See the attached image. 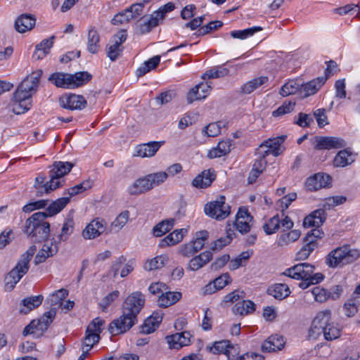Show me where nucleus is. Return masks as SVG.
<instances>
[{
	"label": "nucleus",
	"instance_id": "nucleus-34",
	"mask_svg": "<svg viewBox=\"0 0 360 360\" xmlns=\"http://www.w3.org/2000/svg\"><path fill=\"white\" fill-rule=\"evenodd\" d=\"M70 202V197H63L52 202L44 212L47 217L53 216L60 212Z\"/></svg>",
	"mask_w": 360,
	"mask_h": 360
},
{
	"label": "nucleus",
	"instance_id": "nucleus-45",
	"mask_svg": "<svg viewBox=\"0 0 360 360\" xmlns=\"http://www.w3.org/2000/svg\"><path fill=\"white\" fill-rule=\"evenodd\" d=\"M75 222L72 218H67L62 226L60 234L58 236L59 242L65 241L73 233Z\"/></svg>",
	"mask_w": 360,
	"mask_h": 360
},
{
	"label": "nucleus",
	"instance_id": "nucleus-14",
	"mask_svg": "<svg viewBox=\"0 0 360 360\" xmlns=\"http://www.w3.org/2000/svg\"><path fill=\"white\" fill-rule=\"evenodd\" d=\"M60 105L62 108L68 110H81L86 108V101L82 95L66 94L62 96L59 99Z\"/></svg>",
	"mask_w": 360,
	"mask_h": 360
},
{
	"label": "nucleus",
	"instance_id": "nucleus-3",
	"mask_svg": "<svg viewBox=\"0 0 360 360\" xmlns=\"http://www.w3.org/2000/svg\"><path fill=\"white\" fill-rule=\"evenodd\" d=\"M37 248L35 245L30 246L28 250L22 255L15 266L6 276V288L8 290H12L22 276L27 273L30 268V262Z\"/></svg>",
	"mask_w": 360,
	"mask_h": 360
},
{
	"label": "nucleus",
	"instance_id": "nucleus-30",
	"mask_svg": "<svg viewBox=\"0 0 360 360\" xmlns=\"http://www.w3.org/2000/svg\"><path fill=\"white\" fill-rule=\"evenodd\" d=\"M231 141L230 139L220 141L217 147L211 149L207 156L210 159L220 158L229 153L231 151Z\"/></svg>",
	"mask_w": 360,
	"mask_h": 360
},
{
	"label": "nucleus",
	"instance_id": "nucleus-25",
	"mask_svg": "<svg viewBox=\"0 0 360 360\" xmlns=\"http://www.w3.org/2000/svg\"><path fill=\"white\" fill-rule=\"evenodd\" d=\"M151 190V185L146 179V176L135 180L128 186L127 193L131 195H138Z\"/></svg>",
	"mask_w": 360,
	"mask_h": 360
},
{
	"label": "nucleus",
	"instance_id": "nucleus-38",
	"mask_svg": "<svg viewBox=\"0 0 360 360\" xmlns=\"http://www.w3.org/2000/svg\"><path fill=\"white\" fill-rule=\"evenodd\" d=\"M168 257L164 255H158L151 259H148L144 264V269L148 271L159 269L166 265Z\"/></svg>",
	"mask_w": 360,
	"mask_h": 360
},
{
	"label": "nucleus",
	"instance_id": "nucleus-37",
	"mask_svg": "<svg viewBox=\"0 0 360 360\" xmlns=\"http://www.w3.org/2000/svg\"><path fill=\"white\" fill-rule=\"evenodd\" d=\"M268 293L275 298L283 300L290 293L288 286L283 283H276L268 288Z\"/></svg>",
	"mask_w": 360,
	"mask_h": 360
},
{
	"label": "nucleus",
	"instance_id": "nucleus-51",
	"mask_svg": "<svg viewBox=\"0 0 360 360\" xmlns=\"http://www.w3.org/2000/svg\"><path fill=\"white\" fill-rule=\"evenodd\" d=\"M209 238V233L207 231H200L195 233V238L191 241L197 252L202 249L205 242Z\"/></svg>",
	"mask_w": 360,
	"mask_h": 360
},
{
	"label": "nucleus",
	"instance_id": "nucleus-64",
	"mask_svg": "<svg viewBox=\"0 0 360 360\" xmlns=\"http://www.w3.org/2000/svg\"><path fill=\"white\" fill-rule=\"evenodd\" d=\"M202 132L207 136L214 137L220 134L221 127L219 123H210L203 129Z\"/></svg>",
	"mask_w": 360,
	"mask_h": 360
},
{
	"label": "nucleus",
	"instance_id": "nucleus-46",
	"mask_svg": "<svg viewBox=\"0 0 360 360\" xmlns=\"http://www.w3.org/2000/svg\"><path fill=\"white\" fill-rule=\"evenodd\" d=\"M229 70L224 66H217L206 71L202 76L203 79H216L227 75Z\"/></svg>",
	"mask_w": 360,
	"mask_h": 360
},
{
	"label": "nucleus",
	"instance_id": "nucleus-4",
	"mask_svg": "<svg viewBox=\"0 0 360 360\" xmlns=\"http://www.w3.org/2000/svg\"><path fill=\"white\" fill-rule=\"evenodd\" d=\"M359 257V250L352 249L348 245H345L330 252L326 257V264L330 267L335 268L339 265L351 264Z\"/></svg>",
	"mask_w": 360,
	"mask_h": 360
},
{
	"label": "nucleus",
	"instance_id": "nucleus-6",
	"mask_svg": "<svg viewBox=\"0 0 360 360\" xmlns=\"http://www.w3.org/2000/svg\"><path fill=\"white\" fill-rule=\"evenodd\" d=\"M73 165L69 162H55L50 170V181L39 188L41 194L48 193L60 186L61 181L59 180L70 172Z\"/></svg>",
	"mask_w": 360,
	"mask_h": 360
},
{
	"label": "nucleus",
	"instance_id": "nucleus-29",
	"mask_svg": "<svg viewBox=\"0 0 360 360\" xmlns=\"http://www.w3.org/2000/svg\"><path fill=\"white\" fill-rule=\"evenodd\" d=\"M340 70L338 68V64L334 60H328L326 62V68L324 72V76L316 77V86H322L333 75L338 74ZM318 89L316 88V91Z\"/></svg>",
	"mask_w": 360,
	"mask_h": 360
},
{
	"label": "nucleus",
	"instance_id": "nucleus-11",
	"mask_svg": "<svg viewBox=\"0 0 360 360\" xmlns=\"http://www.w3.org/2000/svg\"><path fill=\"white\" fill-rule=\"evenodd\" d=\"M174 8V4L169 2L155 11L149 18L143 19V22L141 24V32H149L153 27L158 25L160 20L164 19L167 13L172 11Z\"/></svg>",
	"mask_w": 360,
	"mask_h": 360
},
{
	"label": "nucleus",
	"instance_id": "nucleus-42",
	"mask_svg": "<svg viewBox=\"0 0 360 360\" xmlns=\"http://www.w3.org/2000/svg\"><path fill=\"white\" fill-rule=\"evenodd\" d=\"M160 56H155L148 60L144 62L142 65L136 70V76L142 77L151 70L155 69L160 63Z\"/></svg>",
	"mask_w": 360,
	"mask_h": 360
},
{
	"label": "nucleus",
	"instance_id": "nucleus-17",
	"mask_svg": "<svg viewBox=\"0 0 360 360\" xmlns=\"http://www.w3.org/2000/svg\"><path fill=\"white\" fill-rule=\"evenodd\" d=\"M252 220V217L248 212L246 208H240L236 219V229L241 233H246L250 230V222Z\"/></svg>",
	"mask_w": 360,
	"mask_h": 360
},
{
	"label": "nucleus",
	"instance_id": "nucleus-44",
	"mask_svg": "<svg viewBox=\"0 0 360 360\" xmlns=\"http://www.w3.org/2000/svg\"><path fill=\"white\" fill-rule=\"evenodd\" d=\"M301 232L299 230H292L288 233H283L280 236L278 245L279 246L288 245L290 243L295 242L300 237Z\"/></svg>",
	"mask_w": 360,
	"mask_h": 360
},
{
	"label": "nucleus",
	"instance_id": "nucleus-1",
	"mask_svg": "<svg viewBox=\"0 0 360 360\" xmlns=\"http://www.w3.org/2000/svg\"><path fill=\"white\" fill-rule=\"evenodd\" d=\"M145 303L144 295L140 292H134L125 300L122 314L112 321L108 327L109 333L117 335L129 330L137 322V315Z\"/></svg>",
	"mask_w": 360,
	"mask_h": 360
},
{
	"label": "nucleus",
	"instance_id": "nucleus-10",
	"mask_svg": "<svg viewBox=\"0 0 360 360\" xmlns=\"http://www.w3.org/2000/svg\"><path fill=\"white\" fill-rule=\"evenodd\" d=\"M204 211L208 217L221 221L230 214L231 207L225 202V197L221 195L216 200L207 202Z\"/></svg>",
	"mask_w": 360,
	"mask_h": 360
},
{
	"label": "nucleus",
	"instance_id": "nucleus-23",
	"mask_svg": "<svg viewBox=\"0 0 360 360\" xmlns=\"http://www.w3.org/2000/svg\"><path fill=\"white\" fill-rule=\"evenodd\" d=\"M212 259V253L206 250L200 255L193 257L188 262L187 269L195 271L205 266Z\"/></svg>",
	"mask_w": 360,
	"mask_h": 360
},
{
	"label": "nucleus",
	"instance_id": "nucleus-32",
	"mask_svg": "<svg viewBox=\"0 0 360 360\" xmlns=\"http://www.w3.org/2000/svg\"><path fill=\"white\" fill-rule=\"evenodd\" d=\"M68 295V291L65 288H61L51 293L46 299V302L50 305L51 309L55 308L56 311L60 307L63 300Z\"/></svg>",
	"mask_w": 360,
	"mask_h": 360
},
{
	"label": "nucleus",
	"instance_id": "nucleus-52",
	"mask_svg": "<svg viewBox=\"0 0 360 360\" xmlns=\"http://www.w3.org/2000/svg\"><path fill=\"white\" fill-rule=\"evenodd\" d=\"M255 309V304L250 300H243L237 303L235 306V310L236 313L243 314H247L254 311Z\"/></svg>",
	"mask_w": 360,
	"mask_h": 360
},
{
	"label": "nucleus",
	"instance_id": "nucleus-50",
	"mask_svg": "<svg viewBox=\"0 0 360 360\" xmlns=\"http://www.w3.org/2000/svg\"><path fill=\"white\" fill-rule=\"evenodd\" d=\"M300 84L297 80H290L282 86L280 90V94L283 96H288L295 94L300 91Z\"/></svg>",
	"mask_w": 360,
	"mask_h": 360
},
{
	"label": "nucleus",
	"instance_id": "nucleus-58",
	"mask_svg": "<svg viewBox=\"0 0 360 360\" xmlns=\"http://www.w3.org/2000/svg\"><path fill=\"white\" fill-rule=\"evenodd\" d=\"M105 325V321L97 317L94 319L87 326L86 330L88 333H97L100 335V333L103 329Z\"/></svg>",
	"mask_w": 360,
	"mask_h": 360
},
{
	"label": "nucleus",
	"instance_id": "nucleus-28",
	"mask_svg": "<svg viewBox=\"0 0 360 360\" xmlns=\"http://www.w3.org/2000/svg\"><path fill=\"white\" fill-rule=\"evenodd\" d=\"M187 230L185 229L174 231L160 240L159 246L163 248L179 243L182 240Z\"/></svg>",
	"mask_w": 360,
	"mask_h": 360
},
{
	"label": "nucleus",
	"instance_id": "nucleus-55",
	"mask_svg": "<svg viewBox=\"0 0 360 360\" xmlns=\"http://www.w3.org/2000/svg\"><path fill=\"white\" fill-rule=\"evenodd\" d=\"M59 240L52 239L46 240L41 248V252L46 255V256L52 257L56 255L58 251Z\"/></svg>",
	"mask_w": 360,
	"mask_h": 360
},
{
	"label": "nucleus",
	"instance_id": "nucleus-13",
	"mask_svg": "<svg viewBox=\"0 0 360 360\" xmlns=\"http://www.w3.org/2000/svg\"><path fill=\"white\" fill-rule=\"evenodd\" d=\"M347 146V142L336 136H316V153L322 150L340 149Z\"/></svg>",
	"mask_w": 360,
	"mask_h": 360
},
{
	"label": "nucleus",
	"instance_id": "nucleus-2",
	"mask_svg": "<svg viewBox=\"0 0 360 360\" xmlns=\"http://www.w3.org/2000/svg\"><path fill=\"white\" fill-rule=\"evenodd\" d=\"M44 212H38L28 218L25 225V232L35 243L46 240L50 233V224L45 221Z\"/></svg>",
	"mask_w": 360,
	"mask_h": 360
},
{
	"label": "nucleus",
	"instance_id": "nucleus-12",
	"mask_svg": "<svg viewBox=\"0 0 360 360\" xmlns=\"http://www.w3.org/2000/svg\"><path fill=\"white\" fill-rule=\"evenodd\" d=\"M285 139V135L269 139L259 146L257 150L263 154V157H266L269 154H272L276 157L278 156L283 153L281 144L284 142Z\"/></svg>",
	"mask_w": 360,
	"mask_h": 360
},
{
	"label": "nucleus",
	"instance_id": "nucleus-57",
	"mask_svg": "<svg viewBox=\"0 0 360 360\" xmlns=\"http://www.w3.org/2000/svg\"><path fill=\"white\" fill-rule=\"evenodd\" d=\"M100 340V335L97 333H88L86 330V335L83 340L82 348H89L88 350H91V348L98 342Z\"/></svg>",
	"mask_w": 360,
	"mask_h": 360
},
{
	"label": "nucleus",
	"instance_id": "nucleus-19",
	"mask_svg": "<svg viewBox=\"0 0 360 360\" xmlns=\"http://www.w3.org/2000/svg\"><path fill=\"white\" fill-rule=\"evenodd\" d=\"M162 143L163 142L160 141H150L146 143L138 145L135 148L136 153L134 156L141 158L153 157L160 149Z\"/></svg>",
	"mask_w": 360,
	"mask_h": 360
},
{
	"label": "nucleus",
	"instance_id": "nucleus-21",
	"mask_svg": "<svg viewBox=\"0 0 360 360\" xmlns=\"http://www.w3.org/2000/svg\"><path fill=\"white\" fill-rule=\"evenodd\" d=\"M212 87L207 83H200L192 88L187 94L188 103L205 98L207 96Z\"/></svg>",
	"mask_w": 360,
	"mask_h": 360
},
{
	"label": "nucleus",
	"instance_id": "nucleus-24",
	"mask_svg": "<svg viewBox=\"0 0 360 360\" xmlns=\"http://www.w3.org/2000/svg\"><path fill=\"white\" fill-rule=\"evenodd\" d=\"M36 18L31 14H22L15 21L17 32L24 33L31 30L35 25Z\"/></svg>",
	"mask_w": 360,
	"mask_h": 360
},
{
	"label": "nucleus",
	"instance_id": "nucleus-53",
	"mask_svg": "<svg viewBox=\"0 0 360 360\" xmlns=\"http://www.w3.org/2000/svg\"><path fill=\"white\" fill-rule=\"evenodd\" d=\"M295 107V101H285L276 110L272 112V116L279 117V116H283L285 114L290 113V112L293 111Z\"/></svg>",
	"mask_w": 360,
	"mask_h": 360
},
{
	"label": "nucleus",
	"instance_id": "nucleus-7",
	"mask_svg": "<svg viewBox=\"0 0 360 360\" xmlns=\"http://www.w3.org/2000/svg\"><path fill=\"white\" fill-rule=\"evenodd\" d=\"M346 200V197L343 195H336L328 197L323 200L321 204H319V208L316 209V219H319V221H316V240L323 238L324 236V232L319 228L326 219L327 214L326 212L333 209L338 205H342Z\"/></svg>",
	"mask_w": 360,
	"mask_h": 360
},
{
	"label": "nucleus",
	"instance_id": "nucleus-15",
	"mask_svg": "<svg viewBox=\"0 0 360 360\" xmlns=\"http://www.w3.org/2000/svg\"><path fill=\"white\" fill-rule=\"evenodd\" d=\"M106 231V222L104 219L96 218L92 220L83 230L82 236L91 240L98 237Z\"/></svg>",
	"mask_w": 360,
	"mask_h": 360
},
{
	"label": "nucleus",
	"instance_id": "nucleus-22",
	"mask_svg": "<svg viewBox=\"0 0 360 360\" xmlns=\"http://www.w3.org/2000/svg\"><path fill=\"white\" fill-rule=\"evenodd\" d=\"M285 344L284 338L278 335L269 336L262 345V349L264 352H271L281 350Z\"/></svg>",
	"mask_w": 360,
	"mask_h": 360
},
{
	"label": "nucleus",
	"instance_id": "nucleus-40",
	"mask_svg": "<svg viewBox=\"0 0 360 360\" xmlns=\"http://www.w3.org/2000/svg\"><path fill=\"white\" fill-rule=\"evenodd\" d=\"M207 349L213 354L223 353L229 357L231 349H233V346L230 344L229 340H221L215 342L212 347H207Z\"/></svg>",
	"mask_w": 360,
	"mask_h": 360
},
{
	"label": "nucleus",
	"instance_id": "nucleus-49",
	"mask_svg": "<svg viewBox=\"0 0 360 360\" xmlns=\"http://www.w3.org/2000/svg\"><path fill=\"white\" fill-rule=\"evenodd\" d=\"M281 219L278 214H276L269 219L263 226V229L267 235L276 233L280 228Z\"/></svg>",
	"mask_w": 360,
	"mask_h": 360
},
{
	"label": "nucleus",
	"instance_id": "nucleus-36",
	"mask_svg": "<svg viewBox=\"0 0 360 360\" xmlns=\"http://www.w3.org/2000/svg\"><path fill=\"white\" fill-rule=\"evenodd\" d=\"M129 212L125 210L121 212L116 219L111 223L106 233L118 232L121 230L129 221Z\"/></svg>",
	"mask_w": 360,
	"mask_h": 360
},
{
	"label": "nucleus",
	"instance_id": "nucleus-48",
	"mask_svg": "<svg viewBox=\"0 0 360 360\" xmlns=\"http://www.w3.org/2000/svg\"><path fill=\"white\" fill-rule=\"evenodd\" d=\"M146 179L151 185V189L163 184L168 178V174L166 172H158L151 173L146 176Z\"/></svg>",
	"mask_w": 360,
	"mask_h": 360
},
{
	"label": "nucleus",
	"instance_id": "nucleus-62",
	"mask_svg": "<svg viewBox=\"0 0 360 360\" xmlns=\"http://www.w3.org/2000/svg\"><path fill=\"white\" fill-rule=\"evenodd\" d=\"M313 118L308 114L300 112L297 118L295 119L294 123L301 127H307L313 122Z\"/></svg>",
	"mask_w": 360,
	"mask_h": 360
},
{
	"label": "nucleus",
	"instance_id": "nucleus-61",
	"mask_svg": "<svg viewBox=\"0 0 360 360\" xmlns=\"http://www.w3.org/2000/svg\"><path fill=\"white\" fill-rule=\"evenodd\" d=\"M122 49L117 42H114L107 48V56L112 60H115L121 54Z\"/></svg>",
	"mask_w": 360,
	"mask_h": 360
},
{
	"label": "nucleus",
	"instance_id": "nucleus-26",
	"mask_svg": "<svg viewBox=\"0 0 360 360\" xmlns=\"http://www.w3.org/2000/svg\"><path fill=\"white\" fill-rule=\"evenodd\" d=\"M181 293L180 292H172L169 289L164 290V292L158 296V303L160 307H168L176 303L181 298Z\"/></svg>",
	"mask_w": 360,
	"mask_h": 360
},
{
	"label": "nucleus",
	"instance_id": "nucleus-27",
	"mask_svg": "<svg viewBox=\"0 0 360 360\" xmlns=\"http://www.w3.org/2000/svg\"><path fill=\"white\" fill-rule=\"evenodd\" d=\"M44 300V296L41 295L37 296H31L23 299L21 302V307L20 313L22 314H27L32 310L37 308Z\"/></svg>",
	"mask_w": 360,
	"mask_h": 360
},
{
	"label": "nucleus",
	"instance_id": "nucleus-8",
	"mask_svg": "<svg viewBox=\"0 0 360 360\" xmlns=\"http://www.w3.org/2000/svg\"><path fill=\"white\" fill-rule=\"evenodd\" d=\"M330 310L320 311L316 315L318 324L322 328L325 339L328 341L338 339L341 334V328L338 324L330 321Z\"/></svg>",
	"mask_w": 360,
	"mask_h": 360
},
{
	"label": "nucleus",
	"instance_id": "nucleus-60",
	"mask_svg": "<svg viewBox=\"0 0 360 360\" xmlns=\"http://www.w3.org/2000/svg\"><path fill=\"white\" fill-rule=\"evenodd\" d=\"M335 97L344 99L347 96L345 79H338L335 83Z\"/></svg>",
	"mask_w": 360,
	"mask_h": 360
},
{
	"label": "nucleus",
	"instance_id": "nucleus-33",
	"mask_svg": "<svg viewBox=\"0 0 360 360\" xmlns=\"http://www.w3.org/2000/svg\"><path fill=\"white\" fill-rule=\"evenodd\" d=\"M70 78H72V74L55 72L49 77V80L57 87L71 89Z\"/></svg>",
	"mask_w": 360,
	"mask_h": 360
},
{
	"label": "nucleus",
	"instance_id": "nucleus-18",
	"mask_svg": "<svg viewBox=\"0 0 360 360\" xmlns=\"http://www.w3.org/2000/svg\"><path fill=\"white\" fill-rule=\"evenodd\" d=\"M356 154L352 152V149L347 148L340 150L335 156L333 164L335 167H345L355 161Z\"/></svg>",
	"mask_w": 360,
	"mask_h": 360
},
{
	"label": "nucleus",
	"instance_id": "nucleus-31",
	"mask_svg": "<svg viewBox=\"0 0 360 360\" xmlns=\"http://www.w3.org/2000/svg\"><path fill=\"white\" fill-rule=\"evenodd\" d=\"M214 179V174L210 170H205L198 175L192 181V185L196 188H206Z\"/></svg>",
	"mask_w": 360,
	"mask_h": 360
},
{
	"label": "nucleus",
	"instance_id": "nucleus-56",
	"mask_svg": "<svg viewBox=\"0 0 360 360\" xmlns=\"http://www.w3.org/2000/svg\"><path fill=\"white\" fill-rule=\"evenodd\" d=\"M92 186V182L89 180H86L82 182L81 184H79L73 187H71L68 190L67 194L68 195V197H70V198L72 196H74L75 195H77L79 193H81L87 189H89Z\"/></svg>",
	"mask_w": 360,
	"mask_h": 360
},
{
	"label": "nucleus",
	"instance_id": "nucleus-39",
	"mask_svg": "<svg viewBox=\"0 0 360 360\" xmlns=\"http://www.w3.org/2000/svg\"><path fill=\"white\" fill-rule=\"evenodd\" d=\"M31 106L30 98H18L14 93L13 99V112L15 114L20 115L27 112Z\"/></svg>",
	"mask_w": 360,
	"mask_h": 360
},
{
	"label": "nucleus",
	"instance_id": "nucleus-47",
	"mask_svg": "<svg viewBox=\"0 0 360 360\" xmlns=\"http://www.w3.org/2000/svg\"><path fill=\"white\" fill-rule=\"evenodd\" d=\"M56 314V311L55 308L50 309L48 311L45 312L39 319L37 320V322H39L40 331L47 330L48 327L55 319Z\"/></svg>",
	"mask_w": 360,
	"mask_h": 360
},
{
	"label": "nucleus",
	"instance_id": "nucleus-20",
	"mask_svg": "<svg viewBox=\"0 0 360 360\" xmlns=\"http://www.w3.org/2000/svg\"><path fill=\"white\" fill-rule=\"evenodd\" d=\"M191 335L188 332L184 331L179 333H175L166 337L167 342L169 348L179 349L184 346L188 345L190 343Z\"/></svg>",
	"mask_w": 360,
	"mask_h": 360
},
{
	"label": "nucleus",
	"instance_id": "nucleus-59",
	"mask_svg": "<svg viewBox=\"0 0 360 360\" xmlns=\"http://www.w3.org/2000/svg\"><path fill=\"white\" fill-rule=\"evenodd\" d=\"M332 176L323 172L316 173V184L319 188H330L332 186Z\"/></svg>",
	"mask_w": 360,
	"mask_h": 360
},
{
	"label": "nucleus",
	"instance_id": "nucleus-5",
	"mask_svg": "<svg viewBox=\"0 0 360 360\" xmlns=\"http://www.w3.org/2000/svg\"><path fill=\"white\" fill-rule=\"evenodd\" d=\"M283 274L294 279L301 280L299 287L303 290L314 284V266L308 263H302L286 269Z\"/></svg>",
	"mask_w": 360,
	"mask_h": 360
},
{
	"label": "nucleus",
	"instance_id": "nucleus-9",
	"mask_svg": "<svg viewBox=\"0 0 360 360\" xmlns=\"http://www.w3.org/2000/svg\"><path fill=\"white\" fill-rule=\"evenodd\" d=\"M41 75L42 70H38L27 76L15 91L16 97L20 99L31 98L32 95L37 91Z\"/></svg>",
	"mask_w": 360,
	"mask_h": 360
},
{
	"label": "nucleus",
	"instance_id": "nucleus-54",
	"mask_svg": "<svg viewBox=\"0 0 360 360\" xmlns=\"http://www.w3.org/2000/svg\"><path fill=\"white\" fill-rule=\"evenodd\" d=\"M262 30L261 27H253L243 30H235L231 32V36L235 39H245Z\"/></svg>",
	"mask_w": 360,
	"mask_h": 360
},
{
	"label": "nucleus",
	"instance_id": "nucleus-16",
	"mask_svg": "<svg viewBox=\"0 0 360 360\" xmlns=\"http://www.w3.org/2000/svg\"><path fill=\"white\" fill-rule=\"evenodd\" d=\"M314 231V229H311L303 238V245L296 255V259L297 260H304L307 259L310 254L315 249Z\"/></svg>",
	"mask_w": 360,
	"mask_h": 360
},
{
	"label": "nucleus",
	"instance_id": "nucleus-35",
	"mask_svg": "<svg viewBox=\"0 0 360 360\" xmlns=\"http://www.w3.org/2000/svg\"><path fill=\"white\" fill-rule=\"evenodd\" d=\"M100 36L94 27L89 30L87 35V49L91 53H96L100 48Z\"/></svg>",
	"mask_w": 360,
	"mask_h": 360
},
{
	"label": "nucleus",
	"instance_id": "nucleus-63",
	"mask_svg": "<svg viewBox=\"0 0 360 360\" xmlns=\"http://www.w3.org/2000/svg\"><path fill=\"white\" fill-rule=\"evenodd\" d=\"M300 91L301 96L306 98L310 95L315 94V82L314 81H310L305 84H300Z\"/></svg>",
	"mask_w": 360,
	"mask_h": 360
},
{
	"label": "nucleus",
	"instance_id": "nucleus-41",
	"mask_svg": "<svg viewBox=\"0 0 360 360\" xmlns=\"http://www.w3.org/2000/svg\"><path fill=\"white\" fill-rule=\"evenodd\" d=\"M91 78V75L88 72H78L72 75V78H70L71 89L83 86L89 82Z\"/></svg>",
	"mask_w": 360,
	"mask_h": 360
},
{
	"label": "nucleus",
	"instance_id": "nucleus-43",
	"mask_svg": "<svg viewBox=\"0 0 360 360\" xmlns=\"http://www.w3.org/2000/svg\"><path fill=\"white\" fill-rule=\"evenodd\" d=\"M174 225V219H166L155 225L153 229V233L156 237H160L169 232Z\"/></svg>",
	"mask_w": 360,
	"mask_h": 360
}]
</instances>
